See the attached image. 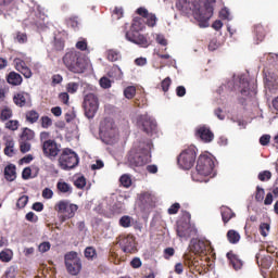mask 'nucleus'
Wrapping results in <instances>:
<instances>
[{"label": "nucleus", "instance_id": "nucleus-1", "mask_svg": "<svg viewBox=\"0 0 278 278\" xmlns=\"http://www.w3.org/2000/svg\"><path fill=\"white\" fill-rule=\"evenodd\" d=\"M151 149H153V141L150 139L139 141L128 152V164L130 168H138L151 162Z\"/></svg>", "mask_w": 278, "mask_h": 278}, {"label": "nucleus", "instance_id": "nucleus-2", "mask_svg": "<svg viewBox=\"0 0 278 278\" xmlns=\"http://www.w3.org/2000/svg\"><path fill=\"white\" fill-rule=\"evenodd\" d=\"M63 64L71 73L81 74L86 72V60L81 58V53L72 50L66 52L63 56Z\"/></svg>", "mask_w": 278, "mask_h": 278}, {"label": "nucleus", "instance_id": "nucleus-3", "mask_svg": "<svg viewBox=\"0 0 278 278\" xmlns=\"http://www.w3.org/2000/svg\"><path fill=\"white\" fill-rule=\"evenodd\" d=\"M140 31H142V24L138 21H134L130 29L126 31L125 38L128 42L138 45V47L142 49H148V47H151V40H149L147 35L140 34Z\"/></svg>", "mask_w": 278, "mask_h": 278}, {"label": "nucleus", "instance_id": "nucleus-4", "mask_svg": "<svg viewBox=\"0 0 278 278\" xmlns=\"http://www.w3.org/2000/svg\"><path fill=\"white\" fill-rule=\"evenodd\" d=\"M59 166L62 170H72L79 164V155L71 148H64L58 159Z\"/></svg>", "mask_w": 278, "mask_h": 278}, {"label": "nucleus", "instance_id": "nucleus-5", "mask_svg": "<svg viewBox=\"0 0 278 278\" xmlns=\"http://www.w3.org/2000/svg\"><path fill=\"white\" fill-rule=\"evenodd\" d=\"M197 162V147L189 146L177 156V164L182 170H190Z\"/></svg>", "mask_w": 278, "mask_h": 278}, {"label": "nucleus", "instance_id": "nucleus-6", "mask_svg": "<svg viewBox=\"0 0 278 278\" xmlns=\"http://www.w3.org/2000/svg\"><path fill=\"white\" fill-rule=\"evenodd\" d=\"M54 210L60 215L61 223H66L70 218H75L79 206L71 203L68 200H61L54 205Z\"/></svg>", "mask_w": 278, "mask_h": 278}, {"label": "nucleus", "instance_id": "nucleus-7", "mask_svg": "<svg viewBox=\"0 0 278 278\" xmlns=\"http://www.w3.org/2000/svg\"><path fill=\"white\" fill-rule=\"evenodd\" d=\"M213 3H216V0H206L203 7H201L200 3V10L195 13V21L199 22L202 27L210 26V18L214 16Z\"/></svg>", "mask_w": 278, "mask_h": 278}, {"label": "nucleus", "instance_id": "nucleus-8", "mask_svg": "<svg viewBox=\"0 0 278 278\" xmlns=\"http://www.w3.org/2000/svg\"><path fill=\"white\" fill-rule=\"evenodd\" d=\"M65 260V268L68 273V275H72V277H77L79 273H81V258H79L77 252H68L64 256Z\"/></svg>", "mask_w": 278, "mask_h": 278}, {"label": "nucleus", "instance_id": "nucleus-9", "mask_svg": "<svg viewBox=\"0 0 278 278\" xmlns=\"http://www.w3.org/2000/svg\"><path fill=\"white\" fill-rule=\"evenodd\" d=\"M41 151L48 160L54 162V160H58V156L62 153V144L58 143L55 139H49L41 143Z\"/></svg>", "mask_w": 278, "mask_h": 278}, {"label": "nucleus", "instance_id": "nucleus-10", "mask_svg": "<svg viewBox=\"0 0 278 278\" xmlns=\"http://www.w3.org/2000/svg\"><path fill=\"white\" fill-rule=\"evenodd\" d=\"M214 166V157L212 155L201 154L198 159L195 170L198 175L207 177L213 173Z\"/></svg>", "mask_w": 278, "mask_h": 278}, {"label": "nucleus", "instance_id": "nucleus-11", "mask_svg": "<svg viewBox=\"0 0 278 278\" xmlns=\"http://www.w3.org/2000/svg\"><path fill=\"white\" fill-rule=\"evenodd\" d=\"M83 108L85 110V116L87 118H94L99 111V98L94 93H88L84 98Z\"/></svg>", "mask_w": 278, "mask_h": 278}, {"label": "nucleus", "instance_id": "nucleus-12", "mask_svg": "<svg viewBox=\"0 0 278 278\" xmlns=\"http://www.w3.org/2000/svg\"><path fill=\"white\" fill-rule=\"evenodd\" d=\"M138 125L144 134L148 136H153V134H157V122L148 114L141 115L138 119Z\"/></svg>", "mask_w": 278, "mask_h": 278}, {"label": "nucleus", "instance_id": "nucleus-13", "mask_svg": "<svg viewBox=\"0 0 278 278\" xmlns=\"http://www.w3.org/2000/svg\"><path fill=\"white\" fill-rule=\"evenodd\" d=\"M118 244L126 255H134L138 253V248L136 247V238L131 235L119 236Z\"/></svg>", "mask_w": 278, "mask_h": 278}, {"label": "nucleus", "instance_id": "nucleus-14", "mask_svg": "<svg viewBox=\"0 0 278 278\" xmlns=\"http://www.w3.org/2000/svg\"><path fill=\"white\" fill-rule=\"evenodd\" d=\"M100 134H102V136H105V138H114L116 134V126L114 125V119L104 118L100 123Z\"/></svg>", "mask_w": 278, "mask_h": 278}, {"label": "nucleus", "instance_id": "nucleus-15", "mask_svg": "<svg viewBox=\"0 0 278 278\" xmlns=\"http://www.w3.org/2000/svg\"><path fill=\"white\" fill-rule=\"evenodd\" d=\"M195 137L204 142L205 144H210V142L214 141V132L212 129L205 125L199 126L195 130Z\"/></svg>", "mask_w": 278, "mask_h": 278}, {"label": "nucleus", "instance_id": "nucleus-16", "mask_svg": "<svg viewBox=\"0 0 278 278\" xmlns=\"http://www.w3.org/2000/svg\"><path fill=\"white\" fill-rule=\"evenodd\" d=\"M189 249L191 253H194L195 255H203L205 254V251H207V244L201 239L193 238L189 243Z\"/></svg>", "mask_w": 278, "mask_h": 278}, {"label": "nucleus", "instance_id": "nucleus-17", "mask_svg": "<svg viewBox=\"0 0 278 278\" xmlns=\"http://www.w3.org/2000/svg\"><path fill=\"white\" fill-rule=\"evenodd\" d=\"M29 101H31V96L28 92L20 91L13 96V103H15L17 108H25Z\"/></svg>", "mask_w": 278, "mask_h": 278}, {"label": "nucleus", "instance_id": "nucleus-18", "mask_svg": "<svg viewBox=\"0 0 278 278\" xmlns=\"http://www.w3.org/2000/svg\"><path fill=\"white\" fill-rule=\"evenodd\" d=\"M192 231H194V229H192L190 224H180L177 226V230H176L177 237L184 238L185 240H188V238L192 236Z\"/></svg>", "mask_w": 278, "mask_h": 278}, {"label": "nucleus", "instance_id": "nucleus-19", "mask_svg": "<svg viewBox=\"0 0 278 278\" xmlns=\"http://www.w3.org/2000/svg\"><path fill=\"white\" fill-rule=\"evenodd\" d=\"M182 8L185 10H190L193 13L194 18H197V12L201 8V0H182Z\"/></svg>", "mask_w": 278, "mask_h": 278}, {"label": "nucleus", "instance_id": "nucleus-20", "mask_svg": "<svg viewBox=\"0 0 278 278\" xmlns=\"http://www.w3.org/2000/svg\"><path fill=\"white\" fill-rule=\"evenodd\" d=\"M277 79H278V76L275 72H270V71L265 72L264 81H265V86L269 88V90L273 88H277Z\"/></svg>", "mask_w": 278, "mask_h": 278}, {"label": "nucleus", "instance_id": "nucleus-21", "mask_svg": "<svg viewBox=\"0 0 278 278\" xmlns=\"http://www.w3.org/2000/svg\"><path fill=\"white\" fill-rule=\"evenodd\" d=\"M184 265L188 266V268H190V270H197V268H199V266H201V264L199 263V260H197V257H194V255H192V254L184 255Z\"/></svg>", "mask_w": 278, "mask_h": 278}, {"label": "nucleus", "instance_id": "nucleus-22", "mask_svg": "<svg viewBox=\"0 0 278 278\" xmlns=\"http://www.w3.org/2000/svg\"><path fill=\"white\" fill-rule=\"evenodd\" d=\"M220 215L224 225H227L231 218H236V213H233V211L228 206L220 207Z\"/></svg>", "mask_w": 278, "mask_h": 278}, {"label": "nucleus", "instance_id": "nucleus-23", "mask_svg": "<svg viewBox=\"0 0 278 278\" xmlns=\"http://www.w3.org/2000/svg\"><path fill=\"white\" fill-rule=\"evenodd\" d=\"M7 81L11 86H21L23 84V76L16 72H10L7 76Z\"/></svg>", "mask_w": 278, "mask_h": 278}, {"label": "nucleus", "instance_id": "nucleus-24", "mask_svg": "<svg viewBox=\"0 0 278 278\" xmlns=\"http://www.w3.org/2000/svg\"><path fill=\"white\" fill-rule=\"evenodd\" d=\"M4 179H7V181H14V179H16V166L15 165L10 164L4 168Z\"/></svg>", "mask_w": 278, "mask_h": 278}, {"label": "nucleus", "instance_id": "nucleus-25", "mask_svg": "<svg viewBox=\"0 0 278 278\" xmlns=\"http://www.w3.org/2000/svg\"><path fill=\"white\" fill-rule=\"evenodd\" d=\"M227 257L235 270H240V268H242L243 263H242V261H240V258H238V255L229 252V253H227Z\"/></svg>", "mask_w": 278, "mask_h": 278}, {"label": "nucleus", "instance_id": "nucleus-26", "mask_svg": "<svg viewBox=\"0 0 278 278\" xmlns=\"http://www.w3.org/2000/svg\"><path fill=\"white\" fill-rule=\"evenodd\" d=\"M36 138V132L31 130L30 128H23V131L20 136V140L24 142H31Z\"/></svg>", "mask_w": 278, "mask_h": 278}, {"label": "nucleus", "instance_id": "nucleus-27", "mask_svg": "<svg viewBox=\"0 0 278 278\" xmlns=\"http://www.w3.org/2000/svg\"><path fill=\"white\" fill-rule=\"evenodd\" d=\"M26 123H29L30 125L36 124L37 121L40 118V113L36 110H29L25 113Z\"/></svg>", "mask_w": 278, "mask_h": 278}, {"label": "nucleus", "instance_id": "nucleus-28", "mask_svg": "<svg viewBox=\"0 0 278 278\" xmlns=\"http://www.w3.org/2000/svg\"><path fill=\"white\" fill-rule=\"evenodd\" d=\"M108 75L109 77H111V79H116V81L123 79V71L121 70V67H118V65H113L109 71Z\"/></svg>", "mask_w": 278, "mask_h": 278}, {"label": "nucleus", "instance_id": "nucleus-29", "mask_svg": "<svg viewBox=\"0 0 278 278\" xmlns=\"http://www.w3.org/2000/svg\"><path fill=\"white\" fill-rule=\"evenodd\" d=\"M56 190H59L62 194H73V187L66 181H59L56 184Z\"/></svg>", "mask_w": 278, "mask_h": 278}, {"label": "nucleus", "instance_id": "nucleus-30", "mask_svg": "<svg viewBox=\"0 0 278 278\" xmlns=\"http://www.w3.org/2000/svg\"><path fill=\"white\" fill-rule=\"evenodd\" d=\"M16 151L14 150V139L8 138L5 141L4 155L12 157Z\"/></svg>", "mask_w": 278, "mask_h": 278}, {"label": "nucleus", "instance_id": "nucleus-31", "mask_svg": "<svg viewBox=\"0 0 278 278\" xmlns=\"http://www.w3.org/2000/svg\"><path fill=\"white\" fill-rule=\"evenodd\" d=\"M227 240L230 244H238L240 242V232L231 229L227 232Z\"/></svg>", "mask_w": 278, "mask_h": 278}, {"label": "nucleus", "instance_id": "nucleus-32", "mask_svg": "<svg viewBox=\"0 0 278 278\" xmlns=\"http://www.w3.org/2000/svg\"><path fill=\"white\" fill-rule=\"evenodd\" d=\"M139 200L142 205H153V194L149 192H143L139 195Z\"/></svg>", "mask_w": 278, "mask_h": 278}, {"label": "nucleus", "instance_id": "nucleus-33", "mask_svg": "<svg viewBox=\"0 0 278 278\" xmlns=\"http://www.w3.org/2000/svg\"><path fill=\"white\" fill-rule=\"evenodd\" d=\"M12 257H14V253L11 250H3L0 252V262H12Z\"/></svg>", "mask_w": 278, "mask_h": 278}, {"label": "nucleus", "instance_id": "nucleus-34", "mask_svg": "<svg viewBox=\"0 0 278 278\" xmlns=\"http://www.w3.org/2000/svg\"><path fill=\"white\" fill-rule=\"evenodd\" d=\"M13 116L12 109L5 106L4 109L1 110L0 112V121L4 123V121H10V118Z\"/></svg>", "mask_w": 278, "mask_h": 278}, {"label": "nucleus", "instance_id": "nucleus-35", "mask_svg": "<svg viewBox=\"0 0 278 278\" xmlns=\"http://www.w3.org/2000/svg\"><path fill=\"white\" fill-rule=\"evenodd\" d=\"M131 223H134V218L128 215H124L119 218V226L124 229H128V227H131Z\"/></svg>", "mask_w": 278, "mask_h": 278}, {"label": "nucleus", "instance_id": "nucleus-36", "mask_svg": "<svg viewBox=\"0 0 278 278\" xmlns=\"http://www.w3.org/2000/svg\"><path fill=\"white\" fill-rule=\"evenodd\" d=\"M144 18L148 27H155V25H157V16H155V14L149 13Z\"/></svg>", "mask_w": 278, "mask_h": 278}, {"label": "nucleus", "instance_id": "nucleus-37", "mask_svg": "<svg viewBox=\"0 0 278 278\" xmlns=\"http://www.w3.org/2000/svg\"><path fill=\"white\" fill-rule=\"evenodd\" d=\"M121 60V52L116 50H109L108 51V61L109 62H118Z\"/></svg>", "mask_w": 278, "mask_h": 278}, {"label": "nucleus", "instance_id": "nucleus-38", "mask_svg": "<svg viewBox=\"0 0 278 278\" xmlns=\"http://www.w3.org/2000/svg\"><path fill=\"white\" fill-rule=\"evenodd\" d=\"M84 253L87 260H94L97 257V249L93 247H87Z\"/></svg>", "mask_w": 278, "mask_h": 278}, {"label": "nucleus", "instance_id": "nucleus-39", "mask_svg": "<svg viewBox=\"0 0 278 278\" xmlns=\"http://www.w3.org/2000/svg\"><path fill=\"white\" fill-rule=\"evenodd\" d=\"M40 124L42 129H49L53 125V119L51 117L45 115L40 117Z\"/></svg>", "mask_w": 278, "mask_h": 278}, {"label": "nucleus", "instance_id": "nucleus-40", "mask_svg": "<svg viewBox=\"0 0 278 278\" xmlns=\"http://www.w3.org/2000/svg\"><path fill=\"white\" fill-rule=\"evenodd\" d=\"M18 119H10L9 122L5 123V128L9 129L10 131H16L20 127Z\"/></svg>", "mask_w": 278, "mask_h": 278}, {"label": "nucleus", "instance_id": "nucleus-41", "mask_svg": "<svg viewBox=\"0 0 278 278\" xmlns=\"http://www.w3.org/2000/svg\"><path fill=\"white\" fill-rule=\"evenodd\" d=\"M65 23L67 27H72L73 29H77V27H79V20L77 16L66 18Z\"/></svg>", "mask_w": 278, "mask_h": 278}, {"label": "nucleus", "instance_id": "nucleus-42", "mask_svg": "<svg viewBox=\"0 0 278 278\" xmlns=\"http://www.w3.org/2000/svg\"><path fill=\"white\" fill-rule=\"evenodd\" d=\"M124 97L126 99H134L136 97V87L128 86L124 89Z\"/></svg>", "mask_w": 278, "mask_h": 278}, {"label": "nucleus", "instance_id": "nucleus-43", "mask_svg": "<svg viewBox=\"0 0 278 278\" xmlns=\"http://www.w3.org/2000/svg\"><path fill=\"white\" fill-rule=\"evenodd\" d=\"M119 182L124 188H131V177L127 174L121 176Z\"/></svg>", "mask_w": 278, "mask_h": 278}, {"label": "nucleus", "instance_id": "nucleus-44", "mask_svg": "<svg viewBox=\"0 0 278 278\" xmlns=\"http://www.w3.org/2000/svg\"><path fill=\"white\" fill-rule=\"evenodd\" d=\"M260 233H261V236H263V238H266V236H268V233H270V224L262 223L260 225Z\"/></svg>", "mask_w": 278, "mask_h": 278}, {"label": "nucleus", "instance_id": "nucleus-45", "mask_svg": "<svg viewBox=\"0 0 278 278\" xmlns=\"http://www.w3.org/2000/svg\"><path fill=\"white\" fill-rule=\"evenodd\" d=\"M20 151L21 153H29L31 151V142L20 140Z\"/></svg>", "mask_w": 278, "mask_h": 278}, {"label": "nucleus", "instance_id": "nucleus-46", "mask_svg": "<svg viewBox=\"0 0 278 278\" xmlns=\"http://www.w3.org/2000/svg\"><path fill=\"white\" fill-rule=\"evenodd\" d=\"M53 47H54L55 51H64V47H65L64 39L54 37V45H53Z\"/></svg>", "mask_w": 278, "mask_h": 278}, {"label": "nucleus", "instance_id": "nucleus-47", "mask_svg": "<svg viewBox=\"0 0 278 278\" xmlns=\"http://www.w3.org/2000/svg\"><path fill=\"white\" fill-rule=\"evenodd\" d=\"M257 177L260 181H270L273 178V173H270V170H263L258 174Z\"/></svg>", "mask_w": 278, "mask_h": 278}, {"label": "nucleus", "instance_id": "nucleus-48", "mask_svg": "<svg viewBox=\"0 0 278 278\" xmlns=\"http://www.w3.org/2000/svg\"><path fill=\"white\" fill-rule=\"evenodd\" d=\"M27 203H29V197L22 195L21 198H18V200L16 202V207L18 210H23V207H25L27 205Z\"/></svg>", "mask_w": 278, "mask_h": 278}, {"label": "nucleus", "instance_id": "nucleus-49", "mask_svg": "<svg viewBox=\"0 0 278 278\" xmlns=\"http://www.w3.org/2000/svg\"><path fill=\"white\" fill-rule=\"evenodd\" d=\"M77 90H79V84L78 83H68L66 85V91L70 94H75V92H77Z\"/></svg>", "mask_w": 278, "mask_h": 278}, {"label": "nucleus", "instance_id": "nucleus-50", "mask_svg": "<svg viewBox=\"0 0 278 278\" xmlns=\"http://www.w3.org/2000/svg\"><path fill=\"white\" fill-rule=\"evenodd\" d=\"M264 194H266L264 189L262 187L257 186L256 193H255V201H257L258 203H262V201H264Z\"/></svg>", "mask_w": 278, "mask_h": 278}, {"label": "nucleus", "instance_id": "nucleus-51", "mask_svg": "<svg viewBox=\"0 0 278 278\" xmlns=\"http://www.w3.org/2000/svg\"><path fill=\"white\" fill-rule=\"evenodd\" d=\"M99 84L104 90H108V88H112V80H110V78L105 76L100 78Z\"/></svg>", "mask_w": 278, "mask_h": 278}, {"label": "nucleus", "instance_id": "nucleus-52", "mask_svg": "<svg viewBox=\"0 0 278 278\" xmlns=\"http://www.w3.org/2000/svg\"><path fill=\"white\" fill-rule=\"evenodd\" d=\"M39 253H47L48 251H51V242L43 241L38 247Z\"/></svg>", "mask_w": 278, "mask_h": 278}, {"label": "nucleus", "instance_id": "nucleus-53", "mask_svg": "<svg viewBox=\"0 0 278 278\" xmlns=\"http://www.w3.org/2000/svg\"><path fill=\"white\" fill-rule=\"evenodd\" d=\"M15 40L20 45H25V42H27V34L17 31L15 35Z\"/></svg>", "mask_w": 278, "mask_h": 278}, {"label": "nucleus", "instance_id": "nucleus-54", "mask_svg": "<svg viewBox=\"0 0 278 278\" xmlns=\"http://www.w3.org/2000/svg\"><path fill=\"white\" fill-rule=\"evenodd\" d=\"M74 186H76L78 188V190H84V188H86V177H84V176L78 177L74 181Z\"/></svg>", "mask_w": 278, "mask_h": 278}, {"label": "nucleus", "instance_id": "nucleus-55", "mask_svg": "<svg viewBox=\"0 0 278 278\" xmlns=\"http://www.w3.org/2000/svg\"><path fill=\"white\" fill-rule=\"evenodd\" d=\"M170 84H173V80H170V77H166L161 83V88L163 92H168V88H170Z\"/></svg>", "mask_w": 278, "mask_h": 278}, {"label": "nucleus", "instance_id": "nucleus-56", "mask_svg": "<svg viewBox=\"0 0 278 278\" xmlns=\"http://www.w3.org/2000/svg\"><path fill=\"white\" fill-rule=\"evenodd\" d=\"M14 66H15V70H17L20 73L22 68L27 66V64L23 61V59L16 58L14 59Z\"/></svg>", "mask_w": 278, "mask_h": 278}, {"label": "nucleus", "instance_id": "nucleus-57", "mask_svg": "<svg viewBox=\"0 0 278 278\" xmlns=\"http://www.w3.org/2000/svg\"><path fill=\"white\" fill-rule=\"evenodd\" d=\"M113 18H115V21H119V18H123V8L116 7L113 10Z\"/></svg>", "mask_w": 278, "mask_h": 278}, {"label": "nucleus", "instance_id": "nucleus-58", "mask_svg": "<svg viewBox=\"0 0 278 278\" xmlns=\"http://www.w3.org/2000/svg\"><path fill=\"white\" fill-rule=\"evenodd\" d=\"M180 208H181V204L176 202L170 205V207L167 210V212H168V214L173 215V214H177V212H179Z\"/></svg>", "mask_w": 278, "mask_h": 278}, {"label": "nucleus", "instance_id": "nucleus-59", "mask_svg": "<svg viewBox=\"0 0 278 278\" xmlns=\"http://www.w3.org/2000/svg\"><path fill=\"white\" fill-rule=\"evenodd\" d=\"M25 218L28 220V223H38V216L34 212H28Z\"/></svg>", "mask_w": 278, "mask_h": 278}, {"label": "nucleus", "instance_id": "nucleus-60", "mask_svg": "<svg viewBox=\"0 0 278 278\" xmlns=\"http://www.w3.org/2000/svg\"><path fill=\"white\" fill-rule=\"evenodd\" d=\"M76 49L79 51H86L88 49V41L86 39H83L76 43Z\"/></svg>", "mask_w": 278, "mask_h": 278}, {"label": "nucleus", "instance_id": "nucleus-61", "mask_svg": "<svg viewBox=\"0 0 278 278\" xmlns=\"http://www.w3.org/2000/svg\"><path fill=\"white\" fill-rule=\"evenodd\" d=\"M165 260H170L173 255H175V249L174 248H166L163 252Z\"/></svg>", "mask_w": 278, "mask_h": 278}, {"label": "nucleus", "instance_id": "nucleus-62", "mask_svg": "<svg viewBox=\"0 0 278 278\" xmlns=\"http://www.w3.org/2000/svg\"><path fill=\"white\" fill-rule=\"evenodd\" d=\"M131 268H140L142 266V261L140 257H134L130 262Z\"/></svg>", "mask_w": 278, "mask_h": 278}, {"label": "nucleus", "instance_id": "nucleus-63", "mask_svg": "<svg viewBox=\"0 0 278 278\" xmlns=\"http://www.w3.org/2000/svg\"><path fill=\"white\" fill-rule=\"evenodd\" d=\"M20 73H22L26 79H30L31 75H34V73H31V68H29L27 65L22 68Z\"/></svg>", "mask_w": 278, "mask_h": 278}, {"label": "nucleus", "instance_id": "nucleus-64", "mask_svg": "<svg viewBox=\"0 0 278 278\" xmlns=\"http://www.w3.org/2000/svg\"><path fill=\"white\" fill-rule=\"evenodd\" d=\"M42 198L43 199H53V190L50 188H45L42 191Z\"/></svg>", "mask_w": 278, "mask_h": 278}]
</instances>
